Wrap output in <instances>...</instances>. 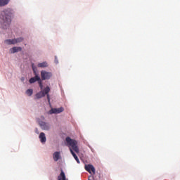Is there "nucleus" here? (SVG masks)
<instances>
[{
  "instance_id": "dca6fc26",
  "label": "nucleus",
  "mask_w": 180,
  "mask_h": 180,
  "mask_svg": "<svg viewBox=\"0 0 180 180\" xmlns=\"http://www.w3.org/2000/svg\"><path fill=\"white\" fill-rule=\"evenodd\" d=\"M26 94L27 95H28V96H32L33 95V89H29L26 91Z\"/></svg>"
},
{
  "instance_id": "7ed1b4c3",
  "label": "nucleus",
  "mask_w": 180,
  "mask_h": 180,
  "mask_svg": "<svg viewBox=\"0 0 180 180\" xmlns=\"http://www.w3.org/2000/svg\"><path fill=\"white\" fill-rule=\"evenodd\" d=\"M49 92H50V87L47 86L45 89H41V91L36 94L35 99H41V98H44V96H47L48 102L50 105V95L49 94Z\"/></svg>"
},
{
  "instance_id": "39448f33",
  "label": "nucleus",
  "mask_w": 180,
  "mask_h": 180,
  "mask_svg": "<svg viewBox=\"0 0 180 180\" xmlns=\"http://www.w3.org/2000/svg\"><path fill=\"white\" fill-rule=\"evenodd\" d=\"M53 77L51 72H47L46 70L41 71V81H46V79H50Z\"/></svg>"
},
{
  "instance_id": "f03ea898",
  "label": "nucleus",
  "mask_w": 180,
  "mask_h": 180,
  "mask_svg": "<svg viewBox=\"0 0 180 180\" xmlns=\"http://www.w3.org/2000/svg\"><path fill=\"white\" fill-rule=\"evenodd\" d=\"M68 146H70L69 150L74 157L75 160L77 161V164H79V159L77 154H79V148H78V142L76 140L68 138Z\"/></svg>"
},
{
  "instance_id": "f257e3e1",
  "label": "nucleus",
  "mask_w": 180,
  "mask_h": 180,
  "mask_svg": "<svg viewBox=\"0 0 180 180\" xmlns=\"http://www.w3.org/2000/svg\"><path fill=\"white\" fill-rule=\"evenodd\" d=\"M0 23L3 29H8L12 23V13L9 11H4L0 15Z\"/></svg>"
},
{
  "instance_id": "9b49d317",
  "label": "nucleus",
  "mask_w": 180,
  "mask_h": 180,
  "mask_svg": "<svg viewBox=\"0 0 180 180\" xmlns=\"http://www.w3.org/2000/svg\"><path fill=\"white\" fill-rule=\"evenodd\" d=\"M39 137L41 143H46V134H44V132H41Z\"/></svg>"
},
{
  "instance_id": "423d86ee",
  "label": "nucleus",
  "mask_w": 180,
  "mask_h": 180,
  "mask_svg": "<svg viewBox=\"0 0 180 180\" xmlns=\"http://www.w3.org/2000/svg\"><path fill=\"white\" fill-rule=\"evenodd\" d=\"M61 112H64V108L60 107L59 108H52L49 111V115H58V113H61Z\"/></svg>"
},
{
  "instance_id": "1a4fd4ad",
  "label": "nucleus",
  "mask_w": 180,
  "mask_h": 180,
  "mask_svg": "<svg viewBox=\"0 0 180 180\" xmlns=\"http://www.w3.org/2000/svg\"><path fill=\"white\" fill-rule=\"evenodd\" d=\"M53 158L55 162L58 161V160H61V153L60 152H55L53 154Z\"/></svg>"
},
{
  "instance_id": "9d476101",
  "label": "nucleus",
  "mask_w": 180,
  "mask_h": 180,
  "mask_svg": "<svg viewBox=\"0 0 180 180\" xmlns=\"http://www.w3.org/2000/svg\"><path fill=\"white\" fill-rule=\"evenodd\" d=\"M11 54H15V53H19L22 51V47L20 46H14L10 49Z\"/></svg>"
},
{
  "instance_id": "6ab92c4d",
  "label": "nucleus",
  "mask_w": 180,
  "mask_h": 180,
  "mask_svg": "<svg viewBox=\"0 0 180 180\" xmlns=\"http://www.w3.org/2000/svg\"><path fill=\"white\" fill-rule=\"evenodd\" d=\"M55 63L56 64H58V60H57V57L55 58Z\"/></svg>"
},
{
  "instance_id": "aec40b11",
  "label": "nucleus",
  "mask_w": 180,
  "mask_h": 180,
  "mask_svg": "<svg viewBox=\"0 0 180 180\" xmlns=\"http://www.w3.org/2000/svg\"><path fill=\"white\" fill-rule=\"evenodd\" d=\"M41 117H42V119H44V116H42Z\"/></svg>"
},
{
  "instance_id": "20e7f679",
  "label": "nucleus",
  "mask_w": 180,
  "mask_h": 180,
  "mask_svg": "<svg viewBox=\"0 0 180 180\" xmlns=\"http://www.w3.org/2000/svg\"><path fill=\"white\" fill-rule=\"evenodd\" d=\"M34 77H31L29 80L30 84H34V82H38V85L40 88V89H43V81L41 80V78H40V76L37 75L36 72V70H34Z\"/></svg>"
},
{
  "instance_id": "f8f14e48",
  "label": "nucleus",
  "mask_w": 180,
  "mask_h": 180,
  "mask_svg": "<svg viewBox=\"0 0 180 180\" xmlns=\"http://www.w3.org/2000/svg\"><path fill=\"white\" fill-rule=\"evenodd\" d=\"M37 67H39V68H47V67H49V63H47V62H42L40 63L37 65Z\"/></svg>"
},
{
  "instance_id": "ddd939ff",
  "label": "nucleus",
  "mask_w": 180,
  "mask_h": 180,
  "mask_svg": "<svg viewBox=\"0 0 180 180\" xmlns=\"http://www.w3.org/2000/svg\"><path fill=\"white\" fill-rule=\"evenodd\" d=\"M58 180H67L65 179V174L63 170H61L60 175L58 176Z\"/></svg>"
},
{
  "instance_id": "f3484780",
  "label": "nucleus",
  "mask_w": 180,
  "mask_h": 180,
  "mask_svg": "<svg viewBox=\"0 0 180 180\" xmlns=\"http://www.w3.org/2000/svg\"><path fill=\"white\" fill-rule=\"evenodd\" d=\"M15 39L17 41V43H22V41H23L24 40L23 37L17 38Z\"/></svg>"
},
{
  "instance_id": "4468645a",
  "label": "nucleus",
  "mask_w": 180,
  "mask_h": 180,
  "mask_svg": "<svg viewBox=\"0 0 180 180\" xmlns=\"http://www.w3.org/2000/svg\"><path fill=\"white\" fill-rule=\"evenodd\" d=\"M5 43H6L7 44H16L17 41L16 39H7L5 41Z\"/></svg>"
},
{
  "instance_id": "0eeeda50",
  "label": "nucleus",
  "mask_w": 180,
  "mask_h": 180,
  "mask_svg": "<svg viewBox=\"0 0 180 180\" xmlns=\"http://www.w3.org/2000/svg\"><path fill=\"white\" fill-rule=\"evenodd\" d=\"M39 124L42 130H50V124L47 122L39 121Z\"/></svg>"
},
{
  "instance_id": "a211bd4d",
  "label": "nucleus",
  "mask_w": 180,
  "mask_h": 180,
  "mask_svg": "<svg viewBox=\"0 0 180 180\" xmlns=\"http://www.w3.org/2000/svg\"><path fill=\"white\" fill-rule=\"evenodd\" d=\"M65 141H66L65 145H66V146H68V136H67V137L65 138Z\"/></svg>"
},
{
  "instance_id": "6e6552de",
  "label": "nucleus",
  "mask_w": 180,
  "mask_h": 180,
  "mask_svg": "<svg viewBox=\"0 0 180 180\" xmlns=\"http://www.w3.org/2000/svg\"><path fill=\"white\" fill-rule=\"evenodd\" d=\"M86 171L87 172H89V174H94L95 175V167L92 165H87L84 167Z\"/></svg>"
},
{
  "instance_id": "2eb2a0df",
  "label": "nucleus",
  "mask_w": 180,
  "mask_h": 180,
  "mask_svg": "<svg viewBox=\"0 0 180 180\" xmlns=\"http://www.w3.org/2000/svg\"><path fill=\"white\" fill-rule=\"evenodd\" d=\"M11 0H0V6H5V5H8Z\"/></svg>"
}]
</instances>
